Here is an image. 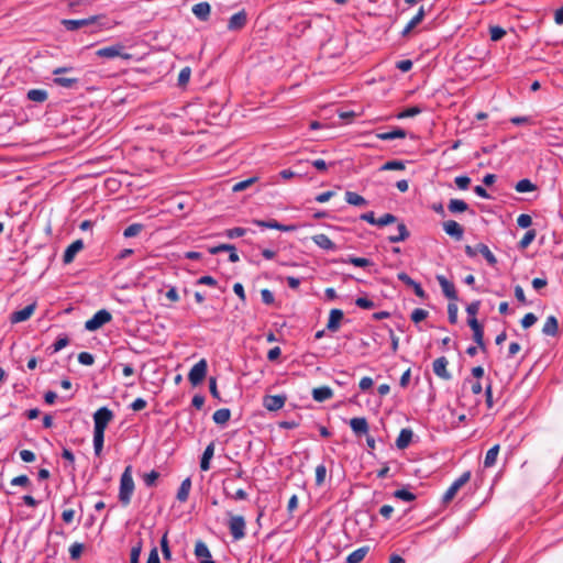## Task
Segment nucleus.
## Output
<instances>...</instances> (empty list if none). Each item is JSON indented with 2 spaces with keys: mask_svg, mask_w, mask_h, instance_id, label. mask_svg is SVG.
<instances>
[{
  "mask_svg": "<svg viewBox=\"0 0 563 563\" xmlns=\"http://www.w3.org/2000/svg\"><path fill=\"white\" fill-rule=\"evenodd\" d=\"M134 488L135 486L132 477V466L128 465L121 475L119 487V501L123 506H128L130 504Z\"/></svg>",
  "mask_w": 563,
  "mask_h": 563,
  "instance_id": "f257e3e1",
  "label": "nucleus"
},
{
  "mask_svg": "<svg viewBox=\"0 0 563 563\" xmlns=\"http://www.w3.org/2000/svg\"><path fill=\"white\" fill-rule=\"evenodd\" d=\"M245 233H246V229L240 228V227L232 228V229H229L225 231V235L229 239L240 238V236H243Z\"/></svg>",
  "mask_w": 563,
  "mask_h": 563,
  "instance_id": "680f3d73",
  "label": "nucleus"
},
{
  "mask_svg": "<svg viewBox=\"0 0 563 563\" xmlns=\"http://www.w3.org/2000/svg\"><path fill=\"white\" fill-rule=\"evenodd\" d=\"M394 497L407 503L413 501L416 499V495L407 488H400L395 490Z\"/></svg>",
  "mask_w": 563,
  "mask_h": 563,
  "instance_id": "ea45409f",
  "label": "nucleus"
},
{
  "mask_svg": "<svg viewBox=\"0 0 563 563\" xmlns=\"http://www.w3.org/2000/svg\"><path fill=\"white\" fill-rule=\"evenodd\" d=\"M114 415L108 407H101L93 413V431L103 432L113 420Z\"/></svg>",
  "mask_w": 563,
  "mask_h": 563,
  "instance_id": "7ed1b4c3",
  "label": "nucleus"
},
{
  "mask_svg": "<svg viewBox=\"0 0 563 563\" xmlns=\"http://www.w3.org/2000/svg\"><path fill=\"white\" fill-rule=\"evenodd\" d=\"M426 12L423 7H420L417 14L408 22V24L405 26V29L401 32L402 36H407L412 29H415L424 18Z\"/></svg>",
  "mask_w": 563,
  "mask_h": 563,
  "instance_id": "bb28decb",
  "label": "nucleus"
},
{
  "mask_svg": "<svg viewBox=\"0 0 563 563\" xmlns=\"http://www.w3.org/2000/svg\"><path fill=\"white\" fill-rule=\"evenodd\" d=\"M82 249H84L82 240H76L71 244H69L63 255L64 264H70L74 261L77 253L80 252Z\"/></svg>",
  "mask_w": 563,
  "mask_h": 563,
  "instance_id": "f3484780",
  "label": "nucleus"
},
{
  "mask_svg": "<svg viewBox=\"0 0 563 563\" xmlns=\"http://www.w3.org/2000/svg\"><path fill=\"white\" fill-rule=\"evenodd\" d=\"M344 198L349 205L356 206V207L367 206V200L354 191H345Z\"/></svg>",
  "mask_w": 563,
  "mask_h": 563,
  "instance_id": "c756f323",
  "label": "nucleus"
},
{
  "mask_svg": "<svg viewBox=\"0 0 563 563\" xmlns=\"http://www.w3.org/2000/svg\"><path fill=\"white\" fill-rule=\"evenodd\" d=\"M473 340L478 345V347L483 351L486 350V344L484 341V329L483 327L473 331Z\"/></svg>",
  "mask_w": 563,
  "mask_h": 563,
  "instance_id": "49530a36",
  "label": "nucleus"
},
{
  "mask_svg": "<svg viewBox=\"0 0 563 563\" xmlns=\"http://www.w3.org/2000/svg\"><path fill=\"white\" fill-rule=\"evenodd\" d=\"M286 400V395H267L263 398V406L268 411H277L285 406Z\"/></svg>",
  "mask_w": 563,
  "mask_h": 563,
  "instance_id": "1a4fd4ad",
  "label": "nucleus"
},
{
  "mask_svg": "<svg viewBox=\"0 0 563 563\" xmlns=\"http://www.w3.org/2000/svg\"><path fill=\"white\" fill-rule=\"evenodd\" d=\"M247 22V14L244 10L234 13L228 22V29L230 31H238L245 26Z\"/></svg>",
  "mask_w": 563,
  "mask_h": 563,
  "instance_id": "dca6fc26",
  "label": "nucleus"
},
{
  "mask_svg": "<svg viewBox=\"0 0 563 563\" xmlns=\"http://www.w3.org/2000/svg\"><path fill=\"white\" fill-rule=\"evenodd\" d=\"M355 305L362 309H373L375 307L374 301L365 297H358L355 300Z\"/></svg>",
  "mask_w": 563,
  "mask_h": 563,
  "instance_id": "0e129e2a",
  "label": "nucleus"
},
{
  "mask_svg": "<svg viewBox=\"0 0 563 563\" xmlns=\"http://www.w3.org/2000/svg\"><path fill=\"white\" fill-rule=\"evenodd\" d=\"M213 455H214V442H210L206 446V449L202 453L201 460H200L201 471L207 472L210 470V461L213 457Z\"/></svg>",
  "mask_w": 563,
  "mask_h": 563,
  "instance_id": "6ab92c4d",
  "label": "nucleus"
},
{
  "mask_svg": "<svg viewBox=\"0 0 563 563\" xmlns=\"http://www.w3.org/2000/svg\"><path fill=\"white\" fill-rule=\"evenodd\" d=\"M454 183L459 189L465 190L471 184V178L468 176H457L455 177Z\"/></svg>",
  "mask_w": 563,
  "mask_h": 563,
  "instance_id": "052dcab7",
  "label": "nucleus"
},
{
  "mask_svg": "<svg viewBox=\"0 0 563 563\" xmlns=\"http://www.w3.org/2000/svg\"><path fill=\"white\" fill-rule=\"evenodd\" d=\"M256 180H257V177H251L249 179L239 181L233 185L232 190L234 192L242 191V190L246 189L247 187H250L252 184H254Z\"/></svg>",
  "mask_w": 563,
  "mask_h": 563,
  "instance_id": "603ef678",
  "label": "nucleus"
},
{
  "mask_svg": "<svg viewBox=\"0 0 563 563\" xmlns=\"http://www.w3.org/2000/svg\"><path fill=\"white\" fill-rule=\"evenodd\" d=\"M457 306L454 302H450L448 306V318L451 324H455L457 322Z\"/></svg>",
  "mask_w": 563,
  "mask_h": 563,
  "instance_id": "6e6d98bb",
  "label": "nucleus"
},
{
  "mask_svg": "<svg viewBox=\"0 0 563 563\" xmlns=\"http://www.w3.org/2000/svg\"><path fill=\"white\" fill-rule=\"evenodd\" d=\"M518 227L527 229L532 224V218L529 214L522 213L517 218Z\"/></svg>",
  "mask_w": 563,
  "mask_h": 563,
  "instance_id": "e2e57ef3",
  "label": "nucleus"
},
{
  "mask_svg": "<svg viewBox=\"0 0 563 563\" xmlns=\"http://www.w3.org/2000/svg\"><path fill=\"white\" fill-rule=\"evenodd\" d=\"M479 307H481V301L479 300L471 302L466 307V312L468 314V318H476V314H477V312L479 310Z\"/></svg>",
  "mask_w": 563,
  "mask_h": 563,
  "instance_id": "338daca9",
  "label": "nucleus"
},
{
  "mask_svg": "<svg viewBox=\"0 0 563 563\" xmlns=\"http://www.w3.org/2000/svg\"><path fill=\"white\" fill-rule=\"evenodd\" d=\"M537 320L538 319H537L536 314L532 312H529V313L525 314V317L521 319V325L525 329L530 328L537 322Z\"/></svg>",
  "mask_w": 563,
  "mask_h": 563,
  "instance_id": "69168bd1",
  "label": "nucleus"
},
{
  "mask_svg": "<svg viewBox=\"0 0 563 563\" xmlns=\"http://www.w3.org/2000/svg\"><path fill=\"white\" fill-rule=\"evenodd\" d=\"M397 221V217L391 213H385L382 217L377 219L376 225L377 227H385L391 223H395Z\"/></svg>",
  "mask_w": 563,
  "mask_h": 563,
  "instance_id": "864d4df0",
  "label": "nucleus"
},
{
  "mask_svg": "<svg viewBox=\"0 0 563 563\" xmlns=\"http://www.w3.org/2000/svg\"><path fill=\"white\" fill-rule=\"evenodd\" d=\"M471 478V472L466 471L464 472L459 478H456L451 486L446 489L442 497V501L444 504H449L454 499L457 492L470 481Z\"/></svg>",
  "mask_w": 563,
  "mask_h": 563,
  "instance_id": "20e7f679",
  "label": "nucleus"
},
{
  "mask_svg": "<svg viewBox=\"0 0 563 563\" xmlns=\"http://www.w3.org/2000/svg\"><path fill=\"white\" fill-rule=\"evenodd\" d=\"M124 45L121 44V43H117L114 45H111V46H107V47H101L99 48L97 52H96V55L98 57H101V58H109V59H112V58H115V57H121L122 59H131L132 58V55L130 53H126L124 51Z\"/></svg>",
  "mask_w": 563,
  "mask_h": 563,
  "instance_id": "f03ea898",
  "label": "nucleus"
},
{
  "mask_svg": "<svg viewBox=\"0 0 563 563\" xmlns=\"http://www.w3.org/2000/svg\"><path fill=\"white\" fill-rule=\"evenodd\" d=\"M26 97L31 101L42 103L47 100L48 93L44 89H31L27 91Z\"/></svg>",
  "mask_w": 563,
  "mask_h": 563,
  "instance_id": "2f4dec72",
  "label": "nucleus"
},
{
  "mask_svg": "<svg viewBox=\"0 0 563 563\" xmlns=\"http://www.w3.org/2000/svg\"><path fill=\"white\" fill-rule=\"evenodd\" d=\"M515 189L518 192H530V191L536 190L537 186L534 184H532L531 180L525 178V179L519 180L516 184Z\"/></svg>",
  "mask_w": 563,
  "mask_h": 563,
  "instance_id": "58836bf2",
  "label": "nucleus"
},
{
  "mask_svg": "<svg viewBox=\"0 0 563 563\" xmlns=\"http://www.w3.org/2000/svg\"><path fill=\"white\" fill-rule=\"evenodd\" d=\"M448 209L452 213H461L468 210V205L461 199H451Z\"/></svg>",
  "mask_w": 563,
  "mask_h": 563,
  "instance_id": "473e14b6",
  "label": "nucleus"
},
{
  "mask_svg": "<svg viewBox=\"0 0 563 563\" xmlns=\"http://www.w3.org/2000/svg\"><path fill=\"white\" fill-rule=\"evenodd\" d=\"M104 443V433L93 431V451L97 456L101 455Z\"/></svg>",
  "mask_w": 563,
  "mask_h": 563,
  "instance_id": "e433bc0d",
  "label": "nucleus"
},
{
  "mask_svg": "<svg viewBox=\"0 0 563 563\" xmlns=\"http://www.w3.org/2000/svg\"><path fill=\"white\" fill-rule=\"evenodd\" d=\"M428 316H429V312L427 310H424L422 308H417L411 312L410 319L415 323H419V322L423 321L424 319H427Z\"/></svg>",
  "mask_w": 563,
  "mask_h": 563,
  "instance_id": "8fccbe9b",
  "label": "nucleus"
},
{
  "mask_svg": "<svg viewBox=\"0 0 563 563\" xmlns=\"http://www.w3.org/2000/svg\"><path fill=\"white\" fill-rule=\"evenodd\" d=\"M350 427L356 434L367 433L368 431V423L364 417L352 418Z\"/></svg>",
  "mask_w": 563,
  "mask_h": 563,
  "instance_id": "393cba45",
  "label": "nucleus"
},
{
  "mask_svg": "<svg viewBox=\"0 0 563 563\" xmlns=\"http://www.w3.org/2000/svg\"><path fill=\"white\" fill-rule=\"evenodd\" d=\"M444 232L456 241H461L463 239L464 229L463 227L454 220H448L443 222Z\"/></svg>",
  "mask_w": 563,
  "mask_h": 563,
  "instance_id": "ddd939ff",
  "label": "nucleus"
},
{
  "mask_svg": "<svg viewBox=\"0 0 563 563\" xmlns=\"http://www.w3.org/2000/svg\"><path fill=\"white\" fill-rule=\"evenodd\" d=\"M376 136L382 141H390L394 139H405L407 136V132L401 128H394L388 132H379Z\"/></svg>",
  "mask_w": 563,
  "mask_h": 563,
  "instance_id": "5701e85b",
  "label": "nucleus"
},
{
  "mask_svg": "<svg viewBox=\"0 0 563 563\" xmlns=\"http://www.w3.org/2000/svg\"><path fill=\"white\" fill-rule=\"evenodd\" d=\"M312 241L319 247H321L323 250H327V251H335L336 250V245L331 241V239L328 235H325L323 233L313 235Z\"/></svg>",
  "mask_w": 563,
  "mask_h": 563,
  "instance_id": "4be33fe9",
  "label": "nucleus"
},
{
  "mask_svg": "<svg viewBox=\"0 0 563 563\" xmlns=\"http://www.w3.org/2000/svg\"><path fill=\"white\" fill-rule=\"evenodd\" d=\"M344 313L341 309H332L329 314L327 329L331 332H336L340 328Z\"/></svg>",
  "mask_w": 563,
  "mask_h": 563,
  "instance_id": "a211bd4d",
  "label": "nucleus"
},
{
  "mask_svg": "<svg viewBox=\"0 0 563 563\" xmlns=\"http://www.w3.org/2000/svg\"><path fill=\"white\" fill-rule=\"evenodd\" d=\"M325 476H327V467H325V465L324 464H319L316 467V485L317 486H322L324 484Z\"/></svg>",
  "mask_w": 563,
  "mask_h": 563,
  "instance_id": "37998d69",
  "label": "nucleus"
},
{
  "mask_svg": "<svg viewBox=\"0 0 563 563\" xmlns=\"http://www.w3.org/2000/svg\"><path fill=\"white\" fill-rule=\"evenodd\" d=\"M142 552V540L139 539L131 549L130 563H139V558Z\"/></svg>",
  "mask_w": 563,
  "mask_h": 563,
  "instance_id": "c03bdc74",
  "label": "nucleus"
},
{
  "mask_svg": "<svg viewBox=\"0 0 563 563\" xmlns=\"http://www.w3.org/2000/svg\"><path fill=\"white\" fill-rule=\"evenodd\" d=\"M245 527V520L243 516L236 515L231 516L229 528H244Z\"/></svg>",
  "mask_w": 563,
  "mask_h": 563,
  "instance_id": "bf43d9fd",
  "label": "nucleus"
},
{
  "mask_svg": "<svg viewBox=\"0 0 563 563\" xmlns=\"http://www.w3.org/2000/svg\"><path fill=\"white\" fill-rule=\"evenodd\" d=\"M78 362L82 365L90 366L93 364L95 357L89 352H81L78 354Z\"/></svg>",
  "mask_w": 563,
  "mask_h": 563,
  "instance_id": "4d7b16f0",
  "label": "nucleus"
},
{
  "mask_svg": "<svg viewBox=\"0 0 563 563\" xmlns=\"http://www.w3.org/2000/svg\"><path fill=\"white\" fill-rule=\"evenodd\" d=\"M413 432L411 429L405 428L400 431L398 438L396 439V446L399 450H404L409 446L412 440Z\"/></svg>",
  "mask_w": 563,
  "mask_h": 563,
  "instance_id": "b1692460",
  "label": "nucleus"
},
{
  "mask_svg": "<svg viewBox=\"0 0 563 563\" xmlns=\"http://www.w3.org/2000/svg\"><path fill=\"white\" fill-rule=\"evenodd\" d=\"M211 7L208 2H199L192 7V13L201 21H207L210 16Z\"/></svg>",
  "mask_w": 563,
  "mask_h": 563,
  "instance_id": "412c9836",
  "label": "nucleus"
},
{
  "mask_svg": "<svg viewBox=\"0 0 563 563\" xmlns=\"http://www.w3.org/2000/svg\"><path fill=\"white\" fill-rule=\"evenodd\" d=\"M333 397V390L328 386H321L318 388H313L312 398L318 402H323Z\"/></svg>",
  "mask_w": 563,
  "mask_h": 563,
  "instance_id": "aec40b11",
  "label": "nucleus"
},
{
  "mask_svg": "<svg viewBox=\"0 0 563 563\" xmlns=\"http://www.w3.org/2000/svg\"><path fill=\"white\" fill-rule=\"evenodd\" d=\"M448 364H449V361L446 360V357H444V356L438 357L437 360L433 361V364H432L433 373L437 376H439L440 378H443L446 380L450 379L451 374L446 369Z\"/></svg>",
  "mask_w": 563,
  "mask_h": 563,
  "instance_id": "4468645a",
  "label": "nucleus"
},
{
  "mask_svg": "<svg viewBox=\"0 0 563 563\" xmlns=\"http://www.w3.org/2000/svg\"><path fill=\"white\" fill-rule=\"evenodd\" d=\"M253 222L261 228L275 229V230H278L282 232H292L297 228L294 224H290V225L282 224L274 219H272V220H254Z\"/></svg>",
  "mask_w": 563,
  "mask_h": 563,
  "instance_id": "f8f14e48",
  "label": "nucleus"
},
{
  "mask_svg": "<svg viewBox=\"0 0 563 563\" xmlns=\"http://www.w3.org/2000/svg\"><path fill=\"white\" fill-rule=\"evenodd\" d=\"M410 236V232L405 223H398L397 234L388 236L390 243H399L407 240Z\"/></svg>",
  "mask_w": 563,
  "mask_h": 563,
  "instance_id": "cd10ccee",
  "label": "nucleus"
},
{
  "mask_svg": "<svg viewBox=\"0 0 563 563\" xmlns=\"http://www.w3.org/2000/svg\"><path fill=\"white\" fill-rule=\"evenodd\" d=\"M195 555L200 563H216V561L212 560V555L208 547L202 541L196 542Z\"/></svg>",
  "mask_w": 563,
  "mask_h": 563,
  "instance_id": "2eb2a0df",
  "label": "nucleus"
},
{
  "mask_svg": "<svg viewBox=\"0 0 563 563\" xmlns=\"http://www.w3.org/2000/svg\"><path fill=\"white\" fill-rule=\"evenodd\" d=\"M100 18V15H91L89 18L79 20L63 19L60 23L67 31H77L80 27L96 24Z\"/></svg>",
  "mask_w": 563,
  "mask_h": 563,
  "instance_id": "0eeeda50",
  "label": "nucleus"
},
{
  "mask_svg": "<svg viewBox=\"0 0 563 563\" xmlns=\"http://www.w3.org/2000/svg\"><path fill=\"white\" fill-rule=\"evenodd\" d=\"M231 418V411L228 408H221L218 409L213 416L212 419L217 424H225Z\"/></svg>",
  "mask_w": 563,
  "mask_h": 563,
  "instance_id": "f704fd0d",
  "label": "nucleus"
},
{
  "mask_svg": "<svg viewBox=\"0 0 563 563\" xmlns=\"http://www.w3.org/2000/svg\"><path fill=\"white\" fill-rule=\"evenodd\" d=\"M559 323L554 316H549L543 324L542 333L544 335L554 336L558 333Z\"/></svg>",
  "mask_w": 563,
  "mask_h": 563,
  "instance_id": "a878e982",
  "label": "nucleus"
},
{
  "mask_svg": "<svg viewBox=\"0 0 563 563\" xmlns=\"http://www.w3.org/2000/svg\"><path fill=\"white\" fill-rule=\"evenodd\" d=\"M422 112L420 107H410L397 114L398 119L412 118Z\"/></svg>",
  "mask_w": 563,
  "mask_h": 563,
  "instance_id": "3c124183",
  "label": "nucleus"
},
{
  "mask_svg": "<svg viewBox=\"0 0 563 563\" xmlns=\"http://www.w3.org/2000/svg\"><path fill=\"white\" fill-rule=\"evenodd\" d=\"M35 308H36V302H32V303L25 306L23 309L12 312L10 316V321L12 323H20V322L26 321L34 313Z\"/></svg>",
  "mask_w": 563,
  "mask_h": 563,
  "instance_id": "9b49d317",
  "label": "nucleus"
},
{
  "mask_svg": "<svg viewBox=\"0 0 563 563\" xmlns=\"http://www.w3.org/2000/svg\"><path fill=\"white\" fill-rule=\"evenodd\" d=\"M437 280L442 289V292L443 295L452 300V301H456L459 298H457V292H456V289H455V286L452 282H450L445 276L443 275H437Z\"/></svg>",
  "mask_w": 563,
  "mask_h": 563,
  "instance_id": "9d476101",
  "label": "nucleus"
},
{
  "mask_svg": "<svg viewBox=\"0 0 563 563\" xmlns=\"http://www.w3.org/2000/svg\"><path fill=\"white\" fill-rule=\"evenodd\" d=\"M405 163L402 161H388L380 166V170H402Z\"/></svg>",
  "mask_w": 563,
  "mask_h": 563,
  "instance_id": "79ce46f5",
  "label": "nucleus"
},
{
  "mask_svg": "<svg viewBox=\"0 0 563 563\" xmlns=\"http://www.w3.org/2000/svg\"><path fill=\"white\" fill-rule=\"evenodd\" d=\"M190 75H191V70L189 67L183 68L178 75V85L185 86L189 81Z\"/></svg>",
  "mask_w": 563,
  "mask_h": 563,
  "instance_id": "13d9d810",
  "label": "nucleus"
},
{
  "mask_svg": "<svg viewBox=\"0 0 563 563\" xmlns=\"http://www.w3.org/2000/svg\"><path fill=\"white\" fill-rule=\"evenodd\" d=\"M368 547H362L350 553L346 558V563H360L364 560L366 554L368 553Z\"/></svg>",
  "mask_w": 563,
  "mask_h": 563,
  "instance_id": "7c9ffc66",
  "label": "nucleus"
},
{
  "mask_svg": "<svg viewBox=\"0 0 563 563\" xmlns=\"http://www.w3.org/2000/svg\"><path fill=\"white\" fill-rule=\"evenodd\" d=\"M159 477V473L155 470L151 471L150 473H146L143 475V482L147 487H153L156 484V481Z\"/></svg>",
  "mask_w": 563,
  "mask_h": 563,
  "instance_id": "de8ad7c7",
  "label": "nucleus"
},
{
  "mask_svg": "<svg viewBox=\"0 0 563 563\" xmlns=\"http://www.w3.org/2000/svg\"><path fill=\"white\" fill-rule=\"evenodd\" d=\"M262 301L265 305H273L275 302L274 294L269 289H263L261 291Z\"/></svg>",
  "mask_w": 563,
  "mask_h": 563,
  "instance_id": "774afa93",
  "label": "nucleus"
},
{
  "mask_svg": "<svg viewBox=\"0 0 563 563\" xmlns=\"http://www.w3.org/2000/svg\"><path fill=\"white\" fill-rule=\"evenodd\" d=\"M73 67H57L53 70V75L56 77L53 79L54 84L63 88H73L77 82V78L59 77L58 75L71 71Z\"/></svg>",
  "mask_w": 563,
  "mask_h": 563,
  "instance_id": "6e6552de",
  "label": "nucleus"
},
{
  "mask_svg": "<svg viewBox=\"0 0 563 563\" xmlns=\"http://www.w3.org/2000/svg\"><path fill=\"white\" fill-rule=\"evenodd\" d=\"M490 40L499 41L506 35V31L501 26H490L489 29Z\"/></svg>",
  "mask_w": 563,
  "mask_h": 563,
  "instance_id": "5fc2aeb1",
  "label": "nucleus"
},
{
  "mask_svg": "<svg viewBox=\"0 0 563 563\" xmlns=\"http://www.w3.org/2000/svg\"><path fill=\"white\" fill-rule=\"evenodd\" d=\"M143 230V224L141 223H132L124 229L123 235L124 238H134L141 233Z\"/></svg>",
  "mask_w": 563,
  "mask_h": 563,
  "instance_id": "a19ab883",
  "label": "nucleus"
},
{
  "mask_svg": "<svg viewBox=\"0 0 563 563\" xmlns=\"http://www.w3.org/2000/svg\"><path fill=\"white\" fill-rule=\"evenodd\" d=\"M477 250H478V253H481L483 255V257L487 261V263L490 266H495L497 264L496 256L493 254V252L489 250V247L486 244H484V243L477 244Z\"/></svg>",
  "mask_w": 563,
  "mask_h": 563,
  "instance_id": "72a5a7b5",
  "label": "nucleus"
},
{
  "mask_svg": "<svg viewBox=\"0 0 563 563\" xmlns=\"http://www.w3.org/2000/svg\"><path fill=\"white\" fill-rule=\"evenodd\" d=\"M111 320H112L111 313L106 309H101V310L97 311L92 316V318H90L89 320L86 321L85 328L88 331H96V330L100 329L101 327H103L106 323L110 322Z\"/></svg>",
  "mask_w": 563,
  "mask_h": 563,
  "instance_id": "39448f33",
  "label": "nucleus"
},
{
  "mask_svg": "<svg viewBox=\"0 0 563 563\" xmlns=\"http://www.w3.org/2000/svg\"><path fill=\"white\" fill-rule=\"evenodd\" d=\"M536 235H537V233L534 230L527 231L519 242V247L520 249L528 247L531 244V242L536 239Z\"/></svg>",
  "mask_w": 563,
  "mask_h": 563,
  "instance_id": "09e8293b",
  "label": "nucleus"
},
{
  "mask_svg": "<svg viewBox=\"0 0 563 563\" xmlns=\"http://www.w3.org/2000/svg\"><path fill=\"white\" fill-rule=\"evenodd\" d=\"M208 363L205 358H201L190 369L188 374V379L192 386H198L202 383L207 375Z\"/></svg>",
  "mask_w": 563,
  "mask_h": 563,
  "instance_id": "423d86ee",
  "label": "nucleus"
},
{
  "mask_svg": "<svg viewBox=\"0 0 563 563\" xmlns=\"http://www.w3.org/2000/svg\"><path fill=\"white\" fill-rule=\"evenodd\" d=\"M84 549H85V545L82 543H79V542L73 543L69 548L70 559L74 561L78 560L81 556Z\"/></svg>",
  "mask_w": 563,
  "mask_h": 563,
  "instance_id": "a18cd8bd",
  "label": "nucleus"
},
{
  "mask_svg": "<svg viewBox=\"0 0 563 563\" xmlns=\"http://www.w3.org/2000/svg\"><path fill=\"white\" fill-rule=\"evenodd\" d=\"M190 489H191V479L189 477H187L181 482V484L177 490V495H176L177 500L180 503H185L188 499Z\"/></svg>",
  "mask_w": 563,
  "mask_h": 563,
  "instance_id": "c85d7f7f",
  "label": "nucleus"
},
{
  "mask_svg": "<svg viewBox=\"0 0 563 563\" xmlns=\"http://www.w3.org/2000/svg\"><path fill=\"white\" fill-rule=\"evenodd\" d=\"M498 453H499V444H496V445L492 446L486 452L485 460H484V466L485 467H493L495 465V463H496Z\"/></svg>",
  "mask_w": 563,
  "mask_h": 563,
  "instance_id": "c9c22d12",
  "label": "nucleus"
},
{
  "mask_svg": "<svg viewBox=\"0 0 563 563\" xmlns=\"http://www.w3.org/2000/svg\"><path fill=\"white\" fill-rule=\"evenodd\" d=\"M344 263L352 264L356 267H367V266L373 265V262L371 260L365 258V257H357V256H353V255H350L346 260H344Z\"/></svg>",
  "mask_w": 563,
  "mask_h": 563,
  "instance_id": "4c0bfd02",
  "label": "nucleus"
}]
</instances>
